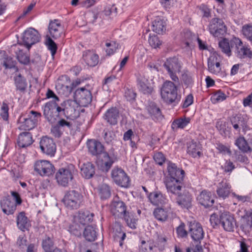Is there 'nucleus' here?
Segmentation results:
<instances>
[{
	"label": "nucleus",
	"mask_w": 252,
	"mask_h": 252,
	"mask_svg": "<svg viewBox=\"0 0 252 252\" xmlns=\"http://www.w3.org/2000/svg\"><path fill=\"white\" fill-rule=\"evenodd\" d=\"M126 208L123 201L114 200L111 204V212L115 217L124 218L129 227L135 229L137 220L134 218L133 213L126 210Z\"/></svg>",
	"instance_id": "1"
},
{
	"label": "nucleus",
	"mask_w": 252,
	"mask_h": 252,
	"mask_svg": "<svg viewBox=\"0 0 252 252\" xmlns=\"http://www.w3.org/2000/svg\"><path fill=\"white\" fill-rule=\"evenodd\" d=\"M83 200V195L75 190L66 191L62 199V202L68 210H77L80 208Z\"/></svg>",
	"instance_id": "2"
},
{
	"label": "nucleus",
	"mask_w": 252,
	"mask_h": 252,
	"mask_svg": "<svg viewBox=\"0 0 252 252\" xmlns=\"http://www.w3.org/2000/svg\"><path fill=\"white\" fill-rule=\"evenodd\" d=\"M77 172L75 166L72 164H69L64 167L59 169L56 174V179L59 185L67 187Z\"/></svg>",
	"instance_id": "3"
},
{
	"label": "nucleus",
	"mask_w": 252,
	"mask_h": 252,
	"mask_svg": "<svg viewBox=\"0 0 252 252\" xmlns=\"http://www.w3.org/2000/svg\"><path fill=\"white\" fill-rule=\"evenodd\" d=\"M57 108V112L61 116L63 115L67 118H74L78 115V106L75 100H65Z\"/></svg>",
	"instance_id": "4"
},
{
	"label": "nucleus",
	"mask_w": 252,
	"mask_h": 252,
	"mask_svg": "<svg viewBox=\"0 0 252 252\" xmlns=\"http://www.w3.org/2000/svg\"><path fill=\"white\" fill-rule=\"evenodd\" d=\"M41 116V113L34 111H30L27 118L20 116L18 120L19 129L21 130H30L36 125L38 119Z\"/></svg>",
	"instance_id": "5"
},
{
	"label": "nucleus",
	"mask_w": 252,
	"mask_h": 252,
	"mask_svg": "<svg viewBox=\"0 0 252 252\" xmlns=\"http://www.w3.org/2000/svg\"><path fill=\"white\" fill-rule=\"evenodd\" d=\"M208 31L215 37H223L227 32V28L221 19L215 17L209 22Z\"/></svg>",
	"instance_id": "6"
},
{
	"label": "nucleus",
	"mask_w": 252,
	"mask_h": 252,
	"mask_svg": "<svg viewBox=\"0 0 252 252\" xmlns=\"http://www.w3.org/2000/svg\"><path fill=\"white\" fill-rule=\"evenodd\" d=\"M89 85L78 88L74 93V98L76 102L82 107L88 106L92 101V94L88 89Z\"/></svg>",
	"instance_id": "7"
},
{
	"label": "nucleus",
	"mask_w": 252,
	"mask_h": 252,
	"mask_svg": "<svg viewBox=\"0 0 252 252\" xmlns=\"http://www.w3.org/2000/svg\"><path fill=\"white\" fill-rule=\"evenodd\" d=\"M174 194L176 195V202L182 208L189 209L192 206V196L186 188L177 189L174 190Z\"/></svg>",
	"instance_id": "8"
},
{
	"label": "nucleus",
	"mask_w": 252,
	"mask_h": 252,
	"mask_svg": "<svg viewBox=\"0 0 252 252\" xmlns=\"http://www.w3.org/2000/svg\"><path fill=\"white\" fill-rule=\"evenodd\" d=\"M34 169L41 176H49L55 172L54 165L46 160L36 161L34 165Z\"/></svg>",
	"instance_id": "9"
},
{
	"label": "nucleus",
	"mask_w": 252,
	"mask_h": 252,
	"mask_svg": "<svg viewBox=\"0 0 252 252\" xmlns=\"http://www.w3.org/2000/svg\"><path fill=\"white\" fill-rule=\"evenodd\" d=\"M111 177L117 185L122 187L127 188L129 185V178L121 168H114L111 171Z\"/></svg>",
	"instance_id": "10"
},
{
	"label": "nucleus",
	"mask_w": 252,
	"mask_h": 252,
	"mask_svg": "<svg viewBox=\"0 0 252 252\" xmlns=\"http://www.w3.org/2000/svg\"><path fill=\"white\" fill-rule=\"evenodd\" d=\"M40 35L38 31L33 28H29L23 33L22 41L24 45L29 50L31 46L38 42Z\"/></svg>",
	"instance_id": "11"
},
{
	"label": "nucleus",
	"mask_w": 252,
	"mask_h": 252,
	"mask_svg": "<svg viewBox=\"0 0 252 252\" xmlns=\"http://www.w3.org/2000/svg\"><path fill=\"white\" fill-rule=\"evenodd\" d=\"M57 107H59L58 104L53 101L47 102L43 107V115L47 120L51 123H55L57 118L61 116L57 112Z\"/></svg>",
	"instance_id": "12"
},
{
	"label": "nucleus",
	"mask_w": 252,
	"mask_h": 252,
	"mask_svg": "<svg viewBox=\"0 0 252 252\" xmlns=\"http://www.w3.org/2000/svg\"><path fill=\"white\" fill-rule=\"evenodd\" d=\"M232 45H235L236 49L237 56L241 59L249 58H252V52L248 46L243 45L240 39L234 37L231 40Z\"/></svg>",
	"instance_id": "13"
},
{
	"label": "nucleus",
	"mask_w": 252,
	"mask_h": 252,
	"mask_svg": "<svg viewBox=\"0 0 252 252\" xmlns=\"http://www.w3.org/2000/svg\"><path fill=\"white\" fill-rule=\"evenodd\" d=\"M40 148L42 153L50 157H53L56 150V146L52 138L43 137L40 141Z\"/></svg>",
	"instance_id": "14"
},
{
	"label": "nucleus",
	"mask_w": 252,
	"mask_h": 252,
	"mask_svg": "<svg viewBox=\"0 0 252 252\" xmlns=\"http://www.w3.org/2000/svg\"><path fill=\"white\" fill-rule=\"evenodd\" d=\"M220 225L224 230L228 232L234 231L236 224V220L233 215L229 212H224L220 215Z\"/></svg>",
	"instance_id": "15"
},
{
	"label": "nucleus",
	"mask_w": 252,
	"mask_h": 252,
	"mask_svg": "<svg viewBox=\"0 0 252 252\" xmlns=\"http://www.w3.org/2000/svg\"><path fill=\"white\" fill-rule=\"evenodd\" d=\"M160 94L165 102L171 104L173 102V83L170 81H165L162 85Z\"/></svg>",
	"instance_id": "16"
},
{
	"label": "nucleus",
	"mask_w": 252,
	"mask_h": 252,
	"mask_svg": "<svg viewBox=\"0 0 252 252\" xmlns=\"http://www.w3.org/2000/svg\"><path fill=\"white\" fill-rule=\"evenodd\" d=\"M167 170L164 173L163 183L168 193L173 194V163L167 162Z\"/></svg>",
	"instance_id": "17"
},
{
	"label": "nucleus",
	"mask_w": 252,
	"mask_h": 252,
	"mask_svg": "<svg viewBox=\"0 0 252 252\" xmlns=\"http://www.w3.org/2000/svg\"><path fill=\"white\" fill-rule=\"evenodd\" d=\"M87 145L89 152L92 156L97 157L100 155H103L104 153H107L102 144L95 139L88 140Z\"/></svg>",
	"instance_id": "18"
},
{
	"label": "nucleus",
	"mask_w": 252,
	"mask_h": 252,
	"mask_svg": "<svg viewBox=\"0 0 252 252\" xmlns=\"http://www.w3.org/2000/svg\"><path fill=\"white\" fill-rule=\"evenodd\" d=\"M231 190V186L230 183L224 178L218 183L216 192L220 198L225 199L229 197Z\"/></svg>",
	"instance_id": "19"
},
{
	"label": "nucleus",
	"mask_w": 252,
	"mask_h": 252,
	"mask_svg": "<svg viewBox=\"0 0 252 252\" xmlns=\"http://www.w3.org/2000/svg\"><path fill=\"white\" fill-rule=\"evenodd\" d=\"M189 233L191 238L195 241H200L204 237V231L201 225L195 221L190 222L189 225Z\"/></svg>",
	"instance_id": "20"
},
{
	"label": "nucleus",
	"mask_w": 252,
	"mask_h": 252,
	"mask_svg": "<svg viewBox=\"0 0 252 252\" xmlns=\"http://www.w3.org/2000/svg\"><path fill=\"white\" fill-rule=\"evenodd\" d=\"M94 214L87 210H80L75 215L73 218L76 222H78L84 226L91 222L93 220Z\"/></svg>",
	"instance_id": "21"
},
{
	"label": "nucleus",
	"mask_w": 252,
	"mask_h": 252,
	"mask_svg": "<svg viewBox=\"0 0 252 252\" xmlns=\"http://www.w3.org/2000/svg\"><path fill=\"white\" fill-rule=\"evenodd\" d=\"M198 203L205 208L212 207L214 203V199L211 191L204 189L200 192L196 197Z\"/></svg>",
	"instance_id": "22"
},
{
	"label": "nucleus",
	"mask_w": 252,
	"mask_h": 252,
	"mask_svg": "<svg viewBox=\"0 0 252 252\" xmlns=\"http://www.w3.org/2000/svg\"><path fill=\"white\" fill-rule=\"evenodd\" d=\"M48 30L50 35L54 39L60 38L63 34V28L58 20L50 22Z\"/></svg>",
	"instance_id": "23"
},
{
	"label": "nucleus",
	"mask_w": 252,
	"mask_h": 252,
	"mask_svg": "<svg viewBox=\"0 0 252 252\" xmlns=\"http://www.w3.org/2000/svg\"><path fill=\"white\" fill-rule=\"evenodd\" d=\"M185 177V172L182 169L174 166V190L176 189L180 190L185 188L184 180Z\"/></svg>",
	"instance_id": "24"
},
{
	"label": "nucleus",
	"mask_w": 252,
	"mask_h": 252,
	"mask_svg": "<svg viewBox=\"0 0 252 252\" xmlns=\"http://www.w3.org/2000/svg\"><path fill=\"white\" fill-rule=\"evenodd\" d=\"M187 153L192 158H199L203 155L201 145L199 142L192 140L188 143Z\"/></svg>",
	"instance_id": "25"
},
{
	"label": "nucleus",
	"mask_w": 252,
	"mask_h": 252,
	"mask_svg": "<svg viewBox=\"0 0 252 252\" xmlns=\"http://www.w3.org/2000/svg\"><path fill=\"white\" fill-rule=\"evenodd\" d=\"M83 60L88 66L94 67L99 62V56L91 50H87L83 52Z\"/></svg>",
	"instance_id": "26"
},
{
	"label": "nucleus",
	"mask_w": 252,
	"mask_h": 252,
	"mask_svg": "<svg viewBox=\"0 0 252 252\" xmlns=\"http://www.w3.org/2000/svg\"><path fill=\"white\" fill-rule=\"evenodd\" d=\"M0 206L3 212L6 215L13 214L16 208L15 203L9 197H5L1 200Z\"/></svg>",
	"instance_id": "27"
},
{
	"label": "nucleus",
	"mask_w": 252,
	"mask_h": 252,
	"mask_svg": "<svg viewBox=\"0 0 252 252\" xmlns=\"http://www.w3.org/2000/svg\"><path fill=\"white\" fill-rule=\"evenodd\" d=\"M122 227L121 223L118 222H115L113 226L114 238L116 241L119 242L121 247L123 245V241L126 237V234L123 230Z\"/></svg>",
	"instance_id": "28"
},
{
	"label": "nucleus",
	"mask_w": 252,
	"mask_h": 252,
	"mask_svg": "<svg viewBox=\"0 0 252 252\" xmlns=\"http://www.w3.org/2000/svg\"><path fill=\"white\" fill-rule=\"evenodd\" d=\"M114 161L108 153H104L101 161L98 162V167L103 172H107L112 167Z\"/></svg>",
	"instance_id": "29"
},
{
	"label": "nucleus",
	"mask_w": 252,
	"mask_h": 252,
	"mask_svg": "<svg viewBox=\"0 0 252 252\" xmlns=\"http://www.w3.org/2000/svg\"><path fill=\"white\" fill-rule=\"evenodd\" d=\"M17 143L18 146L22 148L30 146L33 143L32 134L29 132L20 133L18 136Z\"/></svg>",
	"instance_id": "30"
},
{
	"label": "nucleus",
	"mask_w": 252,
	"mask_h": 252,
	"mask_svg": "<svg viewBox=\"0 0 252 252\" xmlns=\"http://www.w3.org/2000/svg\"><path fill=\"white\" fill-rule=\"evenodd\" d=\"M17 225L18 227L22 231L27 230L31 226V222L26 217L24 212H20L17 216Z\"/></svg>",
	"instance_id": "31"
},
{
	"label": "nucleus",
	"mask_w": 252,
	"mask_h": 252,
	"mask_svg": "<svg viewBox=\"0 0 252 252\" xmlns=\"http://www.w3.org/2000/svg\"><path fill=\"white\" fill-rule=\"evenodd\" d=\"M119 118V110L116 107H112L108 109L104 115V119L110 124L115 125L117 124Z\"/></svg>",
	"instance_id": "32"
},
{
	"label": "nucleus",
	"mask_w": 252,
	"mask_h": 252,
	"mask_svg": "<svg viewBox=\"0 0 252 252\" xmlns=\"http://www.w3.org/2000/svg\"><path fill=\"white\" fill-rule=\"evenodd\" d=\"M12 48L14 50L16 58L20 63L25 65L30 63V57L23 52V49L20 48L17 45L12 46Z\"/></svg>",
	"instance_id": "33"
},
{
	"label": "nucleus",
	"mask_w": 252,
	"mask_h": 252,
	"mask_svg": "<svg viewBox=\"0 0 252 252\" xmlns=\"http://www.w3.org/2000/svg\"><path fill=\"white\" fill-rule=\"evenodd\" d=\"M81 174L86 179L91 178L95 174V166L90 162L84 163L81 167Z\"/></svg>",
	"instance_id": "34"
},
{
	"label": "nucleus",
	"mask_w": 252,
	"mask_h": 252,
	"mask_svg": "<svg viewBox=\"0 0 252 252\" xmlns=\"http://www.w3.org/2000/svg\"><path fill=\"white\" fill-rule=\"evenodd\" d=\"M150 202L155 206L162 205L165 203V198L160 191H153L148 196Z\"/></svg>",
	"instance_id": "35"
},
{
	"label": "nucleus",
	"mask_w": 252,
	"mask_h": 252,
	"mask_svg": "<svg viewBox=\"0 0 252 252\" xmlns=\"http://www.w3.org/2000/svg\"><path fill=\"white\" fill-rule=\"evenodd\" d=\"M14 81L16 90L22 93H24L28 86V83L26 78L21 74H19L18 75L14 76Z\"/></svg>",
	"instance_id": "36"
},
{
	"label": "nucleus",
	"mask_w": 252,
	"mask_h": 252,
	"mask_svg": "<svg viewBox=\"0 0 252 252\" xmlns=\"http://www.w3.org/2000/svg\"><path fill=\"white\" fill-rule=\"evenodd\" d=\"M84 227L78 222H76L75 220L72 218L71 223L69 225L68 230L72 235L79 237L81 236Z\"/></svg>",
	"instance_id": "37"
},
{
	"label": "nucleus",
	"mask_w": 252,
	"mask_h": 252,
	"mask_svg": "<svg viewBox=\"0 0 252 252\" xmlns=\"http://www.w3.org/2000/svg\"><path fill=\"white\" fill-rule=\"evenodd\" d=\"M235 145L237 146L238 149L243 153H251L252 151V148L249 146L247 141L243 136H240L237 138L235 140Z\"/></svg>",
	"instance_id": "38"
},
{
	"label": "nucleus",
	"mask_w": 252,
	"mask_h": 252,
	"mask_svg": "<svg viewBox=\"0 0 252 252\" xmlns=\"http://www.w3.org/2000/svg\"><path fill=\"white\" fill-rule=\"evenodd\" d=\"M252 218L247 216L240 220V228L246 234H249L252 230Z\"/></svg>",
	"instance_id": "39"
},
{
	"label": "nucleus",
	"mask_w": 252,
	"mask_h": 252,
	"mask_svg": "<svg viewBox=\"0 0 252 252\" xmlns=\"http://www.w3.org/2000/svg\"><path fill=\"white\" fill-rule=\"evenodd\" d=\"M165 26L163 20L157 18L153 22L152 30L158 34H162L166 31Z\"/></svg>",
	"instance_id": "40"
},
{
	"label": "nucleus",
	"mask_w": 252,
	"mask_h": 252,
	"mask_svg": "<svg viewBox=\"0 0 252 252\" xmlns=\"http://www.w3.org/2000/svg\"><path fill=\"white\" fill-rule=\"evenodd\" d=\"M235 45H232L231 40L229 41L227 38H223L219 43V46L221 51L228 57L231 55V47Z\"/></svg>",
	"instance_id": "41"
},
{
	"label": "nucleus",
	"mask_w": 252,
	"mask_h": 252,
	"mask_svg": "<svg viewBox=\"0 0 252 252\" xmlns=\"http://www.w3.org/2000/svg\"><path fill=\"white\" fill-rule=\"evenodd\" d=\"M41 246L44 252H53L57 248L53 239L47 236L42 240Z\"/></svg>",
	"instance_id": "42"
},
{
	"label": "nucleus",
	"mask_w": 252,
	"mask_h": 252,
	"mask_svg": "<svg viewBox=\"0 0 252 252\" xmlns=\"http://www.w3.org/2000/svg\"><path fill=\"white\" fill-rule=\"evenodd\" d=\"M156 245L152 240L142 241L140 246V252H156Z\"/></svg>",
	"instance_id": "43"
},
{
	"label": "nucleus",
	"mask_w": 252,
	"mask_h": 252,
	"mask_svg": "<svg viewBox=\"0 0 252 252\" xmlns=\"http://www.w3.org/2000/svg\"><path fill=\"white\" fill-rule=\"evenodd\" d=\"M83 235L86 240L92 242L96 238V232L95 228L91 225L86 226L83 231Z\"/></svg>",
	"instance_id": "44"
},
{
	"label": "nucleus",
	"mask_w": 252,
	"mask_h": 252,
	"mask_svg": "<svg viewBox=\"0 0 252 252\" xmlns=\"http://www.w3.org/2000/svg\"><path fill=\"white\" fill-rule=\"evenodd\" d=\"M147 109L149 113L157 118L160 117L161 115L160 109L157 107L156 104L154 102H150L147 106Z\"/></svg>",
	"instance_id": "45"
},
{
	"label": "nucleus",
	"mask_w": 252,
	"mask_h": 252,
	"mask_svg": "<svg viewBox=\"0 0 252 252\" xmlns=\"http://www.w3.org/2000/svg\"><path fill=\"white\" fill-rule=\"evenodd\" d=\"M155 217L158 220L165 221L168 217L167 212L161 208H157L153 212Z\"/></svg>",
	"instance_id": "46"
},
{
	"label": "nucleus",
	"mask_w": 252,
	"mask_h": 252,
	"mask_svg": "<svg viewBox=\"0 0 252 252\" xmlns=\"http://www.w3.org/2000/svg\"><path fill=\"white\" fill-rule=\"evenodd\" d=\"M99 194L102 199L109 198L111 195L110 187L105 184L101 185L99 189Z\"/></svg>",
	"instance_id": "47"
},
{
	"label": "nucleus",
	"mask_w": 252,
	"mask_h": 252,
	"mask_svg": "<svg viewBox=\"0 0 252 252\" xmlns=\"http://www.w3.org/2000/svg\"><path fill=\"white\" fill-rule=\"evenodd\" d=\"M138 84L139 86L140 90L143 94H149L153 92V88L148 86L145 82V80H138Z\"/></svg>",
	"instance_id": "48"
},
{
	"label": "nucleus",
	"mask_w": 252,
	"mask_h": 252,
	"mask_svg": "<svg viewBox=\"0 0 252 252\" xmlns=\"http://www.w3.org/2000/svg\"><path fill=\"white\" fill-rule=\"evenodd\" d=\"M105 45L106 46L105 51L108 56L113 54L119 47V44L115 41L107 42Z\"/></svg>",
	"instance_id": "49"
},
{
	"label": "nucleus",
	"mask_w": 252,
	"mask_h": 252,
	"mask_svg": "<svg viewBox=\"0 0 252 252\" xmlns=\"http://www.w3.org/2000/svg\"><path fill=\"white\" fill-rule=\"evenodd\" d=\"M46 45L48 49L51 51L52 57L54 58L58 49L56 43L50 36H48L46 41Z\"/></svg>",
	"instance_id": "50"
},
{
	"label": "nucleus",
	"mask_w": 252,
	"mask_h": 252,
	"mask_svg": "<svg viewBox=\"0 0 252 252\" xmlns=\"http://www.w3.org/2000/svg\"><path fill=\"white\" fill-rule=\"evenodd\" d=\"M231 124H236L242 126V128L246 130L248 128L247 123L244 118L240 116H233L230 120Z\"/></svg>",
	"instance_id": "51"
},
{
	"label": "nucleus",
	"mask_w": 252,
	"mask_h": 252,
	"mask_svg": "<svg viewBox=\"0 0 252 252\" xmlns=\"http://www.w3.org/2000/svg\"><path fill=\"white\" fill-rule=\"evenodd\" d=\"M163 66L169 73L172 80H173V58L171 57L167 58L163 64Z\"/></svg>",
	"instance_id": "52"
},
{
	"label": "nucleus",
	"mask_w": 252,
	"mask_h": 252,
	"mask_svg": "<svg viewBox=\"0 0 252 252\" xmlns=\"http://www.w3.org/2000/svg\"><path fill=\"white\" fill-rule=\"evenodd\" d=\"M148 42L150 45L153 48L156 49L159 47L161 45V42L160 41L158 36L156 35H150L148 39Z\"/></svg>",
	"instance_id": "53"
},
{
	"label": "nucleus",
	"mask_w": 252,
	"mask_h": 252,
	"mask_svg": "<svg viewBox=\"0 0 252 252\" xmlns=\"http://www.w3.org/2000/svg\"><path fill=\"white\" fill-rule=\"evenodd\" d=\"M167 239L165 237L158 236L155 245H156V248H158L159 251H162L164 250L166 245Z\"/></svg>",
	"instance_id": "54"
},
{
	"label": "nucleus",
	"mask_w": 252,
	"mask_h": 252,
	"mask_svg": "<svg viewBox=\"0 0 252 252\" xmlns=\"http://www.w3.org/2000/svg\"><path fill=\"white\" fill-rule=\"evenodd\" d=\"M103 133L104 134L103 138L107 143H110L114 140L116 136L112 130L105 128Z\"/></svg>",
	"instance_id": "55"
},
{
	"label": "nucleus",
	"mask_w": 252,
	"mask_h": 252,
	"mask_svg": "<svg viewBox=\"0 0 252 252\" xmlns=\"http://www.w3.org/2000/svg\"><path fill=\"white\" fill-rule=\"evenodd\" d=\"M242 32L244 36L251 42H252V26L245 25L243 27Z\"/></svg>",
	"instance_id": "56"
},
{
	"label": "nucleus",
	"mask_w": 252,
	"mask_h": 252,
	"mask_svg": "<svg viewBox=\"0 0 252 252\" xmlns=\"http://www.w3.org/2000/svg\"><path fill=\"white\" fill-rule=\"evenodd\" d=\"M226 95L221 91H218L211 97V101L213 103H218L226 99Z\"/></svg>",
	"instance_id": "57"
},
{
	"label": "nucleus",
	"mask_w": 252,
	"mask_h": 252,
	"mask_svg": "<svg viewBox=\"0 0 252 252\" xmlns=\"http://www.w3.org/2000/svg\"><path fill=\"white\" fill-rule=\"evenodd\" d=\"M2 64L5 68H12L16 67V62L12 58L6 56L4 58Z\"/></svg>",
	"instance_id": "58"
},
{
	"label": "nucleus",
	"mask_w": 252,
	"mask_h": 252,
	"mask_svg": "<svg viewBox=\"0 0 252 252\" xmlns=\"http://www.w3.org/2000/svg\"><path fill=\"white\" fill-rule=\"evenodd\" d=\"M190 122L189 118H181L174 120V124L177 126L178 128H183L186 126Z\"/></svg>",
	"instance_id": "59"
},
{
	"label": "nucleus",
	"mask_w": 252,
	"mask_h": 252,
	"mask_svg": "<svg viewBox=\"0 0 252 252\" xmlns=\"http://www.w3.org/2000/svg\"><path fill=\"white\" fill-rule=\"evenodd\" d=\"M103 12L106 16H115L117 14V8L115 5L108 6L105 8Z\"/></svg>",
	"instance_id": "60"
},
{
	"label": "nucleus",
	"mask_w": 252,
	"mask_h": 252,
	"mask_svg": "<svg viewBox=\"0 0 252 252\" xmlns=\"http://www.w3.org/2000/svg\"><path fill=\"white\" fill-rule=\"evenodd\" d=\"M176 233L178 237L181 238L186 237L188 235V232L185 229V224L182 222L180 225L176 228Z\"/></svg>",
	"instance_id": "61"
},
{
	"label": "nucleus",
	"mask_w": 252,
	"mask_h": 252,
	"mask_svg": "<svg viewBox=\"0 0 252 252\" xmlns=\"http://www.w3.org/2000/svg\"><path fill=\"white\" fill-rule=\"evenodd\" d=\"M232 194L233 196L235 197L239 202L242 203L252 202V199L251 195H239L236 194L235 192H233Z\"/></svg>",
	"instance_id": "62"
},
{
	"label": "nucleus",
	"mask_w": 252,
	"mask_h": 252,
	"mask_svg": "<svg viewBox=\"0 0 252 252\" xmlns=\"http://www.w3.org/2000/svg\"><path fill=\"white\" fill-rule=\"evenodd\" d=\"M125 96L129 101H133L135 99L136 94L132 90L126 89L125 91Z\"/></svg>",
	"instance_id": "63"
},
{
	"label": "nucleus",
	"mask_w": 252,
	"mask_h": 252,
	"mask_svg": "<svg viewBox=\"0 0 252 252\" xmlns=\"http://www.w3.org/2000/svg\"><path fill=\"white\" fill-rule=\"evenodd\" d=\"M154 159L156 162L161 165L165 160V158L164 155L160 152H158L154 154Z\"/></svg>",
	"instance_id": "64"
}]
</instances>
